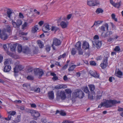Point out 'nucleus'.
<instances>
[{"label":"nucleus","mask_w":123,"mask_h":123,"mask_svg":"<svg viewBox=\"0 0 123 123\" xmlns=\"http://www.w3.org/2000/svg\"><path fill=\"white\" fill-rule=\"evenodd\" d=\"M19 17L20 18L23 19L24 18L23 14L21 12L19 13Z\"/></svg>","instance_id":"nucleus-54"},{"label":"nucleus","mask_w":123,"mask_h":123,"mask_svg":"<svg viewBox=\"0 0 123 123\" xmlns=\"http://www.w3.org/2000/svg\"><path fill=\"white\" fill-rule=\"evenodd\" d=\"M68 24V22H65L64 21H62L60 23V25L63 29L67 27Z\"/></svg>","instance_id":"nucleus-23"},{"label":"nucleus","mask_w":123,"mask_h":123,"mask_svg":"<svg viewBox=\"0 0 123 123\" xmlns=\"http://www.w3.org/2000/svg\"><path fill=\"white\" fill-rule=\"evenodd\" d=\"M24 67L21 65L16 64V73L19 71L22 70L24 68Z\"/></svg>","instance_id":"nucleus-22"},{"label":"nucleus","mask_w":123,"mask_h":123,"mask_svg":"<svg viewBox=\"0 0 123 123\" xmlns=\"http://www.w3.org/2000/svg\"><path fill=\"white\" fill-rule=\"evenodd\" d=\"M43 27H44L45 29L49 31L50 30L49 26L48 24L46 23L44 24L43 25Z\"/></svg>","instance_id":"nucleus-32"},{"label":"nucleus","mask_w":123,"mask_h":123,"mask_svg":"<svg viewBox=\"0 0 123 123\" xmlns=\"http://www.w3.org/2000/svg\"><path fill=\"white\" fill-rule=\"evenodd\" d=\"M92 76L95 78H98L99 76V74H98L95 71L94 74Z\"/></svg>","instance_id":"nucleus-45"},{"label":"nucleus","mask_w":123,"mask_h":123,"mask_svg":"<svg viewBox=\"0 0 123 123\" xmlns=\"http://www.w3.org/2000/svg\"><path fill=\"white\" fill-rule=\"evenodd\" d=\"M30 113L33 119L35 120H37L40 115V113L34 110H31Z\"/></svg>","instance_id":"nucleus-11"},{"label":"nucleus","mask_w":123,"mask_h":123,"mask_svg":"<svg viewBox=\"0 0 123 123\" xmlns=\"http://www.w3.org/2000/svg\"><path fill=\"white\" fill-rule=\"evenodd\" d=\"M53 44L56 46H59L61 44V41L56 38H54L53 39Z\"/></svg>","instance_id":"nucleus-16"},{"label":"nucleus","mask_w":123,"mask_h":123,"mask_svg":"<svg viewBox=\"0 0 123 123\" xmlns=\"http://www.w3.org/2000/svg\"><path fill=\"white\" fill-rule=\"evenodd\" d=\"M95 72H94L92 70H90L89 71V73L91 75V76H93V75L94 74V73Z\"/></svg>","instance_id":"nucleus-60"},{"label":"nucleus","mask_w":123,"mask_h":123,"mask_svg":"<svg viewBox=\"0 0 123 123\" xmlns=\"http://www.w3.org/2000/svg\"><path fill=\"white\" fill-rule=\"evenodd\" d=\"M62 123H73V122L69 120H65L63 121Z\"/></svg>","instance_id":"nucleus-52"},{"label":"nucleus","mask_w":123,"mask_h":123,"mask_svg":"<svg viewBox=\"0 0 123 123\" xmlns=\"http://www.w3.org/2000/svg\"><path fill=\"white\" fill-rule=\"evenodd\" d=\"M38 52V49L36 47L35 49L33 50V53L34 54H37Z\"/></svg>","instance_id":"nucleus-55"},{"label":"nucleus","mask_w":123,"mask_h":123,"mask_svg":"<svg viewBox=\"0 0 123 123\" xmlns=\"http://www.w3.org/2000/svg\"><path fill=\"white\" fill-rule=\"evenodd\" d=\"M56 113H59L60 115L62 116H65L66 115V113L62 111H60L57 110L56 111Z\"/></svg>","instance_id":"nucleus-38"},{"label":"nucleus","mask_w":123,"mask_h":123,"mask_svg":"<svg viewBox=\"0 0 123 123\" xmlns=\"http://www.w3.org/2000/svg\"><path fill=\"white\" fill-rule=\"evenodd\" d=\"M109 28V26L108 24L107 23L105 24H103L101 26V30L103 31H105V28L106 31L108 30Z\"/></svg>","instance_id":"nucleus-18"},{"label":"nucleus","mask_w":123,"mask_h":123,"mask_svg":"<svg viewBox=\"0 0 123 123\" xmlns=\"http://www.w3.org/2000/svg\"><path fill=\"white\" fill-rule=\"evenodd\" d=\"M10 49L11 51H15V44H11L10 46Z\"/></svg>","instance_id":"nucleus-27"},{"label":"nucleus","mask_w":123,"mask_h":123,"mask_svg":"<svg viewBox=\"0 0 123 123\" xmlns=\"http://www.w3.org/2000/svg\"><path fill=\"white\" fill-rule=\"evenodd\" d=\"M84 91L86 93H88V98L90 100H92L95 98L94 96L93 95H91L90 93V91L88 89V87L87 86H86L84 87L83 88Z\"/></svg>","instance_id":"nucleus-7"},{"label":"nucleus","mask_w":123,"mask_h":123,"mask_svg":"<svg viewBox=\"0 0 123 123\" xmlns=\"http://www.w3.org/2000/svg\"><path fill=\"white\" fill-rule=\"evenodd\" d=\"M27 79L28 80H34V77L31 75H28L27 77Z\"/></svg>","instance_id":"nucleus-46"},{"label":"nucleus","mask_w":123,"mask_h":123,"mask_svg":"<svg viewBox=\"0 0 123 123\" xmlns=\"http://www.w3.org/2000/svg\"><path fill=\"white\" fill-rule=\"evenodd\" d=\"M23 87H25L27 89H28L30 87V84L28 83H24L22 86Z\"/></svg>","instance_id":"nucleus-35"},{"label":"nucleus","mask_w":123,"mask_h":123,"mask_svg":"<svg viewBox=\"0 0 123 123\" xmlns=\"http://www.w3.org/2000/svg\"><path fill=\"white\" fill-rule=\"evenodd\" d=\"M77 50L78 51V54L79 55H83L84 52L82 49H81V48L80 49Z\"/></svg>","instance_id":"nucleus-44"},{"label":"nucleus","mask_w":123,"mask_h":123,"mask_svg":"<svg viewBox=\"0 0 123 123\" xmlns=\"http://www.w3.org/2000/svg\"><path fill=\"white\" fill-rule=\"evenodd\" d=\"M31 90L34 91L35 92H36L37 93H39L40 92V88L39 87L37 88L36 89H35L34 88H32Z\"/></svg>","instance_id":"nucleus-40"},{"label":"nucleus","mask_w":123,"mask_h":123,"mask_svg":"<svg viewBox=\"0 0 123 123\" xmlns=\"http://www.w3.org/2000/svg\"><path fill=\"white\" fill-rule=\"evenodd\" d=\"M107 64V58L105 57L104 59L103 63L100 64V66L102 69H104L106 67Z\"/></svg>","instance_id":"nucleus-15"},{"label":"nucleus","mask_w":123,"mask_h":123,"mask_svg":"<svg viewBox=\"0 0 123 123\" xmlns=\"http://www.w3.org/2000/svg\"><path fill=\"white\" fill-rule=\"evenodd\" d=\"M16 106L19 109L21 110H23L24 109V107L23 106H17L16 105Z\"/></svg>","instance_id":"nucleus-53"},{"label":"nucleus","mask_w":123,"mask_h":123,"mask_svg":"<svg viewBox=\"0 0 123 123\" xmlns=\"http://www.w3.org/2000/svg\"><path fill=\"white\" fill-rule=\"evenodd\" d=\"M10 61V60L9 59H6L4 62V65H6L9 64Z\"/></svg>","instance_id":"nucleus-49"},{"label":"nucleus","mask_w":123,"mask_h":123,"mask_svg":"<svg viewBox=\"0 0 123 123\" xmlns=\"http://www.w3.org/2000/svg\"><path fill=\"white\" fill-rule=\"evenodd\" d=\"M38 30V25H35L32 28L31 32L32 33H34L36 32Z\"/></svg>","instance_id":"nucleus-28"},{"label":"nucleus","mask_w":123,"mask_h":123,"mask_svg":"<svg viewBox=\"0 0 123 123\" xmlns=\"http://www.w3.org/2000/svg\"><path fill=\"white\" fill-rule=\"evenodd\" d=\"M75 47L77 50H78L81 49V42L80 41H78L77 42L75 45Z\"/></svg>","instance_id":"nucleus-24"},{"label":"nucleus","mask_w":123,"mask_h":123,"mask_svg":"<svg viewBox=\"0 0 123 123\" xmlns=\"http://www.w3.org/2000/svg\"><path fill=\"white\" fill-rule=\"evenodd\" d=\"M121 6L120 1L119 2L115 3L114 6L116 7H117V8H119Z\"/></svg>","instance_id":"nucleus-39"},{"label":"nucleus","mask_w":123,"mask_h":123,"mask_svg":"<svg viewBox=\"0 0 123 123\" xmlns=\"http://www.w3.org/2000/svg\"><path fill=\"white\" fill-rule=\"evenodd\" d=\"M118 109H117L118 111H123V108H121L119 107H118Z\"/></svg>","instance_id":"nucleus-64"},{"label":"nucleus","mask_w":123,"mask_h":123,"mask_svg":"<svg viewBox=\"0 0 123 123\" xmlns=\"http://www.w3.org/2000/svg\"><path fill=\"white\" fill-rule=\"evenodd\" d=\"M7 113L8 114V117L5 118V119L6 120L9 121L10 120H12L14 121L12 123H15V118L14 120L13 119V117L15 115V111H7Z\"/></svg>","instance_id":"nucleus-6"},{"label":"nucleus","mask_w":123,"mask_h":123,"mask_svg":"<svg viewBox=\"0 0 123 123\" xmlns=\"http://www.w3.org/2000/svg\"><path fill=\"white\" fill-rule=\"evenodd\" d=\"M11 68L10 66H6L4 68V71L5 72H8L10 71Z\"/></svg>","instance_id":"nucleus-26"},{"label":"nucleus","mask_w":123,"mask_h":123,"mask_svg":"<svg viewBox=\"0 0 123 123\" xmlns=\"http://www.w3.org/2000/svg\"><path fill=\"white\" fill-rule=\"evenodd\" d=\"M113 33V32L112 31H107L105 33L104 35L102 36V37L105 38L109 37L107 39V41L108 42L112 43L114 40H116L119 37L117 35H115L114 37H113V36H110Z\"/></svg>","instance_id":"nucleus-1"},{"label":"nucleus","mask_w":123,"mask_h":123,"mask_svg":"<svg viewBox=\"0 0 123 123\" xmlns=\"http://www.w3.org/2000/svg\"><path fill=\"white\" fill-rule=\"evenodd\" d=\"M37 44L40 48H42L43 47L44 44L42 43V42L40 40H38L37 41Z\"/></svg>","instance_id":"nucleus-29"},{"label":"nucleus","mask_w":123,"mask_h":123,"mask_svg":"<svg viewBox=\"0 0 123 123\" xmlns=\"http://www.w3.org/2000/svg\"><path fill=\"white\" fill-rule=\"evenodd\" d=\"M22 24V21L20 19H18L16 22V26L17 27L19 28V26L21 25Z\"/></svg>","instance_id":"nucleus-25"},{"label":"nucleus","mask_w":123,"mask_h":123,"mask_svg":"<svg viewBox=\"0 0 123 123\" xmlns=\"http://www.w3.org/2000/svg\"><path fill=\"white\" fill-rule=\"evenodd\" d=\"M93 47L97 49H99L102 45V42L101 41L98 40H95L92 42Z\"/></svg>","instance_id":"nucleus-10"},{"label":"nucleus","mask_w":123,"mask_h":123,"mask_svg":"<svg viewBox=\"0 0 123 123\" xmlns=\"http://www.w3.org/2000/svg\"><path fill=\"white\" fill-rule=\"evenodd\" d=\"M103 12V10L101 8H98L96 11V12L97 14H99L100 13H102Z\"/></svg>","instance_id":"nucleus-37"},{"label":"nucleus","mask_w":123,"mask_h":123,"mask_svg":"<svg viewBox=\"0 0 123 123\" xmlns=\"http://www.w3.org/2000/svg\"><path fill=\"white\" fill-rule=\"evenodd\" d=\"M103 22V21L98 20L97 21H95L93 24V25L92 26V27H93L94 25L97 26L98 25H99Z\"/></svg>","instance_id":"nucleus-31"},{"label":"nucleus","mask_w":123,"mask_h":123,"mask_svg":"<svg viewBox=\"0 0 123 123\" xmlns=\"http://www.w3.org/2000/svg\"><path fill=\"white\" fill-rule=\"evenodd\" d=\"M6 30L7 32H8L9 33H10L11 32V27L9 26H7Z\"/></svg>","instance_id":"nucleus-48"},{"label":"nucleus","mask_w":123,"mask_h":123,"mask_svg":"<svg viewBox=\"0 0 123 123\" xmlns=\"http://www.w3.org/2000/svg\"><path fill=\"white\" fill-rule=\"evenodd\" d=\"M89 89L90 91L91 92V95H95V92L94 91L95 89V86L93 85L90 84L88 85Z\"/></svg>","instance_id":"nucleus-14"},{"label":"nucleus","mask_w":123,"mask_h":123,"mask_svg":"<svg viewBox=\"0 0 123 123\" xmlns=\"http://www.w3.org/2000/svg\"><path fill=\"white\" fill-rule=\"evenodd\" d=\"M34 73L35 75L39 76V78H40L44 74L43 70L39 68L35 69L34 70Z\"/></svg>","instance_id":"nucleus-9"},{"label":"nucleus","mask_w":123,"mask_h":123,"mask_svg":"<svg viewBox=\"0 0 123 123\" xmlns=\"http://www.w3.org/2000/svg\"><path fill=\"white\" fill-rule=\"evenodd\" d=\"M66 93L69 94V96L71 97V94L72 93V91L71 90L69 89H67L65 90Z\"/></svg>","instance_id":"nucleus-36"},{"label":"nucleus","mask_w":123,"mask_h":123,"mask_svg":"<svg viewBox=\"0 0 123 123\" xmlns=\"http://www.w3.org/2000/svg\"><path fill=\"white\" fill-rule=\"evenodd\" d=\"M51 47L50 46H47L46 48V50L47 51H49Z\"/></svg>","instance_id":"nucleus-57"},{"label":"nucleus","mask_w":123,"mask_h":123,"mask_svg":"<svg viewBox=\"0 0 123 123\" xmlns=\"http://www.w3.org/2000/svg\"><path fill=\"white\" fill-rule=\"evenodd\" d=\"M80 63H78L77 65H72L70 66L69 67L68 69V71L70 72L73 71L76 67L80 65Z\"/></svg>","instance_id":"nucleus-21"},{"label":"nucleus","mask_w":123,"mask_h":123,"mask_svg":"<svg viewBox=\"0 0 123 123\" xmlns=\"http://www.w3.org/2000/svg\"><path fill=\"white\" fill-rule=\"evenodd\" d=\"M7 16L10 20H12V22L13 26L15 27V22L13 21V18H15V13L12 12L11 9L8 8L7 9L6 11Z\"/></svg>","instance_id":"nucleus-3"},{"label":"nucleus","mask_w":123,"mask_h":123,"mask_svg":"<svg viewBox=\"0 0 123 123\" xmlns=\"http://www.w3.org/2000/svg\"><path fill=\"white\" fill-rule=\"evenodd\" d=\"M71 54L74 55H75L77 53V51L76 49L74 48H72L71 50Z\"/></svg>","instance_id":"nucleus-34"},{"label":"nucleus","mask_w":123,"mask_h":123,"mask_svg":"<svg viewBox=\"0 0 123 123\" xmlns=\"http://www.w3.org/2000/svg\"><path fill=\"white\" fill-rule=\"evenodd\" d=\"M6 30H4L1 31V34L0 35V38L3 40H5L8 38V36L6 33Z\"/></svg>","instance_id":"nucleus-12"},{"label":"nucleus","mask_w":123,"mask_h":123,"mask_svg":"<svg viewBox=\"0 0 123 123\" xmlns=\"http://www.w3.org/2000/svg\"><path fill=\"white\" fill-rule=\"evenodd\" d=\"M48 95L49 99L52 100L54 98V93L53 91H49L48 93Z\"/></svg>","instance_id":"nucleus-20"},{"label":"nucleus","mask_w":123,"mask_h":123,"mask_svg":"<svg viewBox=\"0 0 123 123\" xmlns=\"http://www.w3.org/2000/svg\"><path fill=\"white\" fill-rule=\"evenodd\" d=\"M20 115L17 116L16 119V123H17L20 121Z\"/></svg>","instance_id":"nucleus-47"},{"label":"nucleus","mask_w":123,"mask_h":123,"mask_svg":"<svg viewBox=\"0 0 123 123\" xmlns=\"http://www.w3.org/2000/svg\"><path fill=\"white\" fill-rule=\"evenodd\" d=\"M93 38L95 40H98L99 38L98 36L97 35H95Z\"/></svg>","instance_id":"nucleus-59"},{"label":"nucleus","mask_w":123,"mask_h":123,"mask_svg":"<svg viewBox=\"0 0 123 123\" xmlns=\"http://www.w3.org/2000/svg\"><path fill=\"white\" fill-rule=\"evenodd\" d=\"M82 47L83 49L85 50L89 49V43L86 41L84 42L82 45Z\"/></svg>","instance_id":"nucleus-17"},{"label":"nucleus","mask_w":123,"mask_h":123,"mask_svg":"<svg viewBox=\"0 0 123 123\" xmlns=\"http://www.w3.org/2000/svg\"><path fill=\"white\" fill-rule=\"evenodd\" d=\"M72 16V14H69L67 15V19L68 20L70 19L71 18Z\"/></svg>","instance_id":"nucleus-56"},{"label":"nucleus","mask_w":123,"mask_h":123,"mask_svg":"<svg viewBox=\"0 0 123 123\" xmlns=\"http://www.w3.org/2000/svg\"><path fill=\"white\" fill-rule=\"evenodd\" d=\"M44 22L43 21H41L39 22L38 23V24L40 26H41L43 24Z\"/></svg>","instance_id":"nucleus-62"},{"label":"nucleus","mask_w":123,"mask_h":123,"mask_svg":"<svg viewBox=\"0 0 123 123\" xmlns=\"http://www.w3.org/2000/svg\"><path fill=\"white\" fill-rule=\"evenodd\" d=\"M58 77L56 76H54L52 78V80L54 81L57 80L58 79Z\"/></svg>","instance_id":"nucleus-58"},{"label":"nucleus","mask_w":123,"mask_h":123,"mask_svg":"<svg viewBox=\"0 0 123 123\" xmlns=\"http://www.w3.org/2000/svg\"><path fill=\"white\" fill-rule=\"evenodd\" d=\"M111 17L112 19H113L116 22H117V18H116V15L114 13L112 14L111 15Z\"/></svg>","instance_id":"nucleus-42"},{"label":"nucleus","mask_w":123,"mask_h":123,"mask_svg":"<svg viewBox=\"0 0 123 123\" xmlns=\"http://www.w3.org/2000/svg\"><path fill=\"white\" fill-rule=\"evenodd\" d=\"M120 49L118 46H116L114 49V50L116 52H120Z\"/></svg>","instance_id":"nucleus-41"},{"label":"nucleus","mask_w":123,"mask_h":123,"mask_svg":"<svg viewBox=\"0 0 123 123\" xmlns=\"http://www.w3.org/2000/svg\"><path fill=\"white\" fill-rule=\"evenodd\" d=\"M116 75L119 78H121L123 75L122 72L120 70L118 71L116 74Z\"/></svg>","instance_id":"nucleus-30"},{"label":"nucleus","mask_w":123,"mask_h":123,"mask_svg":"<svg viewBox=\"0 0 123 123\" xmlns=\"http://www.w3.org/2000/svg\"><path fill=\"white\" fill-rule=\"evenodd\" d=\"M22 52L23 53L28 54L30 53L31 51L29 47H25L23 48Z\"/></svg>","instance_id":"nucleus-19"},{"label":"nucleus","mask_w":123,"mask_h":123,"mask_svg":"<svg viewBox=\"0 0 123 123\" xmlns=\"http://www.w3.org/2000/svg\"><path fill=\"white\" fill-rule=\"evenodd\" d=\"M66 98V96L64 91H58L56 94V98L57 100L59 101L60 99L64 100Z\"/></svg>","instance_id":"nucleus-4"},{"label":"nucleus","mask_w":123,"mask_h":123,"mask_svg":"<svg viewBox=\"0 0 123 123\" xmlns=\"http://www.w3.org/2000/svg\"><path fill=\"white\" fill-rule=\"evenodd\" d=\"M27 25V23L26 22H25L22 25V29H26Z\"/></svg>","instance_id":"nucleus-43"},{"label":"nucleus","mask_w":123,"mask_h":123,"mask_svg":"<svg viewBox=\"0 0 123 123\" xmlns=\"http://www.w3.org/2000/svg\"><path fill=\"white\" fill-rule=\"evenodd\" d=\"M90 65L93 66H95L96 65V63L94 61H91L90 62Z\"/></svg>","instance_id":"nucleus-51"},{"label":"nucleus","mask_w":123,"mask_h":123,"mask_svg":"<svg viewBox=\"0 0 123 123\" xmlns=\"http://www.w3.org/2000/svg\"><path fill=\"white\" fill-rule=\"evenodd\" d=\"M104 102H102L101 103L99 104V105H98V108H101V107H102V106H104Z\"/></svg>","instance_id":"nucleus-50"},{"label":"nucleus","mask_w":123,"mask_h":123,"mask_svg":"<svg viewBox=\"0 0 123 123\" xmlns=\"http://www.w3.org/2000/svg\"><path fill=\"white\" fill-rule=\"evenodd\" d=\"M63 79L64 81H67L68 80V78L66 75H65L63 77Z\"/></svg>","instance_id":"nucleus-63"},{"label":"nucleus","mask_w":123,"mask_h":123,"mask_svg":"<svg viewBox=\"0 0 123 123\" xmlns=\"http://www.w3.org/2000/svg\"><path fill=\"white\" fill-rule=\"evenodd\" d=\"M120 101H117L116 100L110 99L107 100L105 102H104V106L105 107L108 108L111 107L115 105L120 104Z\"/></svg>","instance_id":"nucleus-2"},{"label":"nucleus","mask_w":123,"mask_h":123,"mask_svg":"<svg viewBox=\"0 0 123 123\" xmlns=\"http://www.w3.org/2000/svg\"><path fill=\"white\" fill-rule=\"evenodd\" d=\"M88 5L90 6H93L98 5L99 4L98 0H87V2Z\"/></svg>","instance_id":"nucleus-8"},{"label":"nucleus","mask_w":123,"mask_h":123,"mask_svg":"<svg viewBox=\"0 0 123 123\" xmlns=\"http://www.w3.org/2000/svg\"><path fill=\"white\" fill-rule=\"evenodd\" d=\"M18 52L19 53H20L22 51L23 48L22 45L21 44H19L18 45Z\"/></svg>","instance_id":"nucleus-33"},{"label":"nucleus","mask_w":123,"mask_h":123,"mask_svg":"<svg viewBox=\"0 0 123 123\" xmlns=\"http://www.w3.org/2000/svg\"><path fill=\"white\" fill-rule=\"evenodd\" d=\"M3 47L5 50L6 51L7 54L8 55H9L12 58H15V55L8 51V48L7 47L6 44L4 45L3 46Z\"/></svg>","instance_id":"nucleus-13"},{"label":"nucleus","mask_w":123,"mask_h":123,"mask_svg":"<svg viewBox=\"0 0 123 123\" xmlns=\"http://www.w3.org/2000/svg\"><path fill=\"white\" fill-rule=\"evenodd\" d=\"M73 96L75 97H78L79 98H82L84 96V94L80 89H77L73 93Z\"/></svg>","instance_id":"nucleus-5"},{"label":"nucleus","mask_w":123,"mask_h":123,"mask_svg":"<svg viewBox=\"0 0 123 123\" xmlns=\"http://www.w3.org/2000/svg\"><path fill=\"white\" fill-rule=\"evenodd\" d=\"M62 88H65L67 87L66 85L64 84H62Z\"/></svg>","instance_id":"nucleus-61"}]
</instances>
